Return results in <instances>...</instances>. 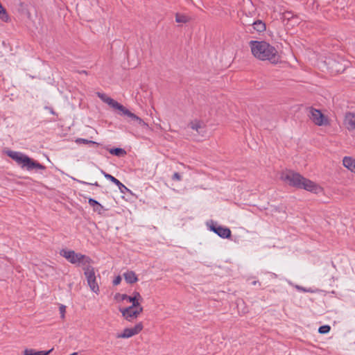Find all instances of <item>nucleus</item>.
<instances>
[{
	"instance_id": "obj_4",
	"label": "nucleus",
	"mask_w": 355,
	"mask_h": 355,
	"mask_svg": "<svg viewBox=\"0 0 355 355\" xmlns=\"http://www.w3.org/2000/svg\"><path fill=\"white\" fill-rule=\"evenodd\" d=\"M60 254L70 263L82 265L83 268L92 263L90 257L80 253H76L73 250L63 249L60 251Z\"/></svg>"
},
{
	"instance_id": "obj_8",
	"label": "nucleus",
	"mask_w": 355,
	"mask_h": 355,
	"mask_svg": "<svg viewBox=\"0 0 355 355\" xmlns=\"http://www.w3.org/2000/svg\"><path fill=\"white\" fill-rule=\"evenodd\" d=\"M143 329V324L141 322L137 323L133 328H125L123 333L119 334V338H128L135 335L138 334Z\"/></svg>"
},
{
	"instance_id": "obj_1",
	"label": "nucleus",
	"mask_w": 355,
	"mask_h": 355,
	"mask_svg": "<svg viewBox=\"0 0 355 355\" xmlns=\"http://www.w3.org/2000/svg\"><path fill=\"white\" fill-rule=\"evenodd\" d=\"M249 46L252 55L260 60H268L272 64H276L279 60L277 50L265 41L252 40Z\"/></svg>"
},
{
	"instance_id": "obj_16",
	"label": "nucleus",
	"mask_w": 355,
	"mask_h": 355,
	"mask_svg": "<svg viewBox=\"0 0 355 355\" xmlns=\"http://www.w3.org/2000/svg\"><path fill=\"white\" fill-rule=\"evenodd\" d=\"M343 164L347 169L355 173V159L351 157H345L343 159Z\"/></svg>"
},
{
	"instance_id": "obj_10",
	"label": "nucleus",
	"mask_w": 355,
	"mask_h": 355,
	"mask_svg": "<svg viewBox=\"0 0 355 355\" xmlns=\"http://www.w3.org/2000/svg\"><path fill=\"white\" fill-rule=\"evenodd\" d=\"M209 228L211 231L217 234L219 236L223 239H227L231 236V231L229 228L217 226L211 221V225L209 226Z\"/></svg>"
},
{
	"instance_id": "obj_3",
	"label": "nucleus",
	"mask_w": 355,
	"mask_h": 355,
	"mask_svg": "<svg viewBox=\"0 0 355 355\" xmlns=\"http://www.w3.org/2000/svg\"><path fill=\"white\" fill-rule=\"evenodd\" d=\"M8 155L14 159L18 164H21L22 167H26L27 170H32L33 168H37L44 170L46 167L40 164L39 162L34 161L27 155L15 151H9Z\"/></svg>"
},
{
	"instance_id": "obj_6",
	"label": "nucleus",
	"mask_w": 355,
	"mask_h": 355,
	"mask_svg": "<svg viewBox=\"0 0 355 355\" xmlns=\"http://www.w3.org/2000/svg\"><path fill=\"white\" fill-rule=\"evenodd\" d=\"M83 270L88 286H89L90 289L93 292L98 293L99 292V286L96 282L94 268L91 266V264H88L87 266L83 267Z\"/></svg>"
},
{
	"instance_id": "obj_22",
	"label": "nucleus",
	"mask_w": 355,
	"mask_h": 355,
	"mask_svg": "<svg viewBox=\"0 0 355 355\" xmlns=\"http://www.w3.org/2000/svg\"><path fill=\"white\" fill-rule=\"evenodd\" d=\"M0 18L3 21H8L9 17L6 12V9L0 3Z\"/></svg>"
},
{
	"instance_id": "obj_5",
	"label": "nucleus",
	"mask_w": 355,
	"mask_h": 355,
	"mask_svg": "<svg viewBox=\"0 0 355 355\" xmlns=\"http://www.w3.org/2000/svg\"><path fill=\"white\" fill-rule=\"evenodd\" d=\"M97 96L104 103H107L112 108L121 111L122 114L127 116L128 118H130L129 122L133 123L134 121L137 120V116L136 114L131 112L130 110L126 109L123 105L119 103L117 101H114L112 98L107 96L106 94L98 92Z\"/></svg>"
},
{
	"instance_id": "obj_26",
	"label": "nucleus",
	"mask_w": 355,
	"mask_h": 355,
	"mask_svg": "<svg viewBox=\"0 0 355 355\" xmlns=\"http://www.w3.org/2000/svg\"><path fill=\"white\" fill-rule=\"evenodd\" d=\"M133 124L139 125L142 127H146L148 126V124L144 121L141 118L137 116V120L134 121Z\"/></svg>"
},
{
	"instance_id": "obj_24",
	"label": "nucleus",
	"mask_w": 355,
	"mask_h": 355,
	"mask_svg": "<svg viewBox=\"0 0 355 355\" xmlns=\"http://www.w3.org/2000/svg\"><path fill=\"white\" fill-rule=\"evenodd\" d=\"M76 142L77 144L83 143V144H92L99 145L98 143H96L95 141H91V140H87V139H81V138L77 139L76 140Z\"/></svg>"
},
{
	"instance_id": "obj_31",
	"label": "nucleus",
	"mask_w": 355,
	"mask_h": 355,
	"mask_svg": "<svg viewBox=\"0 0 355 355\" xmlns=\"http://www.w3.org/2000/svg\"><path fill=\"white\" fill-rule=\"evenodd\" d=\"M82 73H87V71H83Z\"/></svg>"
},
{
	"instance_id": "obj_20",
	"label": "nucleus",
	"mask_w": 355,
	"mask_h": 355,
	"mask_svg": "<svg viewBox=\"0 0 355 355\" xmlns=\"http://www.w3.org/2000/svg\"><path fill=\"white\" fill-rule=\"evenodd\" d=\"M110 154L118 156V157H122V156H124L125 155H126L125 150H123V148H120L110 149Z\"/></svg>"
},
{
	"instance_id": "obj_12",
	"label": "nucleus",
	"mask_w": 355,
	"mask_h": 355,
	"mask_svg": "<svg viewBox=\"0 0 355 355\" xmlns=\"http://www.w3.org/2000/svg\"><path fill=\"white\" fill-rule=\"evenodd\" d=\"M119 311L123 317L129 322H132L134 319L137 318V313H135L134 308L132 307V304L126 308H121Z\"/></svg>"
},
{
	"instance_id": "obj_32",
	"label": "nucleus",
	"mask_w": 355,
	"mask_h": 355,
	"mask_svg": "<svg viewBox=\"0 0 355 355\" xmlns=\"http://www.w3.org/2000/svg\"><path fill=\"white\" fill-rule=\"evenodd\" d=\"M257 284V282H254L253 284L255 285Z\"/></svg>"
},
{
	"instance_id": "obj_30",
	"label": "nucleus",
	"mask_w": 355,
	"mask_h": 355,
	"mask_svg": "<svg viewBox=\"0 0 355 355\" xmlns=\"http://www.w3.org/2000/svg\"><path fill=\"white\" fill-rule=\"evenodd\" d=\"M77 182H78L80 184H91V185H94V186H96V187H98L99 184H98L97 182H95L94 183H88L87 182H85V181H82V180H77Z\"/></svg>"
},
{
	"instance_id": "obj_21",
	"label": "nucleus",
	"mask_w": 355,
	"mask_h": 355,
	"mask_svg": "<svg viewBox=\"0 0 355 355\" xmlns=\"http://www.w3.org/2000/svg\"><path fill=\"white\" fill-rule=\"evenodd\" d=\"M189 17L187 15L180 13H176L175 15V21L177 23L185 24L189 21Z\"/></svg>"
},
{
	"instance_id": "obj_13",
	"label": "nucleus",
	"mask_w": 355,
	"mask_h": 355,
	"mask_svg": "<svg viewBox=\"0 0 355 355\" xmlns=\"http://www.w3.org/2000/svg\"><path fill=\"white\" fill-rule=\"evenodd\" d=\"M344 125L349 131L355 130V114L348 112L345 114Z\"/></svg>"
},
{
	"instance_id": "obj_9",
	"label": "nucleus",
	"mask_w": 355,
	"mask_h": 355,
	"mask_svg": "<svg viewBox=\"0 0 355 355\" xmlns=\"http://www.w3.org/2000/svg\"><path fill=\"white\" fill-rule=\"evenodd\" d=\"M116 300H124L128 299V302L132 303V304H137V302H142L143 298L139 292H134L132 296H128L126 294L116 293L114 296Z\"/></svg>"
},
{
	"instance_id": "obj_11",
	"label": "nucleus",
	"mask_w": 355,
	"mask_h": 355,
	"mask_svg": "<svg viewBox=\"0 0 355 355\" xmlns=\"http://www.w3.org/2000/svg\"><path fill=\"white\" fill-rule=\"evenodd\" d=\"M102 173L107 180H110L112 182H113L118 187L121 193L124 194L127 193H132L131 191L128 188H127L124 184H123L119 180L115 178L114 176L111 175L110 174L106 173L104 171H102Z\"/></svg>"
},
{
	"instance_id": "obj_7",
	"label": "nucleus",
	"mask_w": 355,
	"mask_h": 355,
	"mask_svg": "<svg viewBox=\"0 0 355 355\" xmlns=\"http://www.w3.org/2000/svg\"><path fill=\"white\" fill-rule=\"evenodd\" d=\"M309 116L317 125H326L329 123L327 117L319 110L310 107L309 110Z\"/></svg>"
},
{
	"instance_id": "obj_14",
	"label": "nucleus",
	"mask_w": 355,
	"mask_h": 355,
	"mask_svg": "<svg viewBox=\"0 0 355 355\" xmlns=\"http://www.w3.org/2000/svg\"><path fill=\"white\" fill-rule=\"evenodd\" d=\"M250 26H252V28L254 31L258 33H262L266 31V24L261 20H257L252 24H249V27L246 28V31L249 33H252Z\"/></svg>"
},
{
	"instance_id": "obj_29",
	"label": "nucleus",
	"mask_w": 355,
	"mask_h": 355,
	"mask_svg": "<svg viewBox=\"0 0 355 355\" xmlns=\"http://www.w3.org/2000/svg\"><path fill=\"white\" fill-rule=\"evenodd\" d=\"M172 180H175V181H180L181 176L178 173H175L172 176Z\"/></svg>"
},
{
	"instance_id": "obj_2",
	"label": "nucleus",
	"mask_w": 355,
	"mask_h": 355,
	"mask_svg": "<svg viewBox=\"0 0 355 355\" xmlns=\"http://www.w3.org/2000/svg\"><path fill=\"white\" fill-rule=\"evenodd\" d=\"M280 178L290 186L297 189H304L315 193H318L322 190L321 187L318 186L313 182L302 177L300 173H295L293 171L282 172L281 173Z\"/></svg>"
},
{
	"instance_id": "obj_25",
	"label": "nucleus",
	"mask_w": 355,
	"mask_h": 355,
	"mask_svg": "<svg viewBox=\"0 0 355 355\" xmlns=\"http://www.w3.org/2000/svg\"><path fill=\"white\" fill-rule=\"evenodd\" d=\"M331 328L329 325H324V326H321L319 329H318V331L320 334H327L328 332H329Z\"/></svg>"
},
{
	"instance_id": "obj_27",
	"label": "nucleus",
	"mask_w": 355,
	"mask_h": 355,
	"mask_svg": "<svg viewBox=\"0 0 355 355\" xmlns=\"http://www.w3.org/2000/svg\"><path fill=\"white\" fill-rule=\"evenodd\" d=\"M60 313L61 318L63 319L64 318L65 312H66V306L63 304H61L59 307Z\"/></svg>"
},
{
	"instance_id": "obj_28",
	"label": "nucleus",
	"mask_w": 355,
	"mask_h": 355,
	"mask_svg": "<svg viewBox=\"0 0 355 355\" xmlns=\"http://www.w3.org/2000/svg\"><path fill=\"white\" fill-rule=\"evenodd\" d=\"M121 282V276H117L115 277V279L113 280V284L114 286L119 285Z\"/></svg>"
},
{
	"instance_id": "obj_23",
	"label": "nucleus",
	"mask_w": 355,
	"mask_h": 355,
	"mask_svg": "<svg viewBox=\"0 0 355 355\" xmlns=\"http://www.w3.org/2000/svg\"><path fill=\"white\" fill-rule=\"evenodd\" d=\"M132 307L134 308L137 317L143 312V307L141 306L140 302H137V304H132Z\"/></svg>"
},
{
	"instance_id": "obj_15",
	"label": "nucleus",
	"mask_w": 355,
	"mask_h": 355,
	"mask_svg": "<svg viewBox=\"0 0 355 355\" xmlns=\"http://www.w3.org/2000/svg\"><path fill=\"white\" fill-rule=\"evenodd\" d=\"M189 127H190L192 130H196L198 134L203 135L205 132V125L202 121L195 120L191 121L189 124Z\"/></svg>"
},
{
	"instance_id": "obj_19",
	"label": "nucleus",
	"mask_w": 355,
	"mask_h": 355,
	"mask_svg": "<svg viewBox=\"0 0 355 355\" xmlns=\"http://www.w3.org/2000/svg\"><path fill=\"white\" fill-rule=\"evenodd\" d=\"M89 204L90 206L93 207V210L99 214L102 213V211L103 209V207L96 200L93 198H89L88 200Z\"/></svg>"
},
{
	"instance_id": "obj_17",
	"label": "nucleus",
	"mask_w": 355,
	"mask_h": 355,
	"mask_svg": "<svg viewBox=\"0 0 355 355\" xmlns=\"http://www.w3.org/2000/svg\"><path fill=\"white\" fill-rule=\"evenodd\" d=\"M125 280L128 284H133L137 282L138 278L133 271H127L123 274Z\"/></svg>"
},
{
	"instance_id": "obj_18",
	"label": "nucleus",
	"mask_w": 355,
	"mask_h": 355,
	"mask_svg": "<svg viewBox=\"0 0 355 355\" xmlns=\"http://www.w3.org/2000/svg\"><path fill=\"white\" fill-rule=\"evenodd\" d=\"M53 350V348L51 349L49 351L36 352L33 349H26L24 351V355H49Z\"/></svg>"
}]
</instances>
